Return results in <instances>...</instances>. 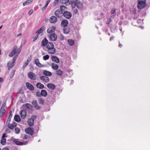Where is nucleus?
Here are the masks:
<instances>
[{"instance_id":"nucleus-1","label":"nucleus","mask_w":150,"mask_h":150,"mask_svg":"<svg viewBox=\"0 0 150 150\" xmlns=\"http://www.w3.org/2000/svg\"><path fill=\"white\" fill-rule=\"evenodd\" d=\"M21 52V50L19 49H18V48L16 45L13 48V50L10 53L9 56L10 57H12L14 54H16V55L14 56L13 58V62L16 60L17 57L19 53Z\"/></svg>"},{"instance_id":"nucleus-2","label":"nucleus","mask_w":150,"mask_h":150,"mask_svg":"<svg viewBox=\"0 0 150 150\" xmlns=\"http://www.w3.org/2000/svg\"><path fill=\"white\" fill-rule=\"evenodd\" d=\"M46 51L50 54H54L56 52V50L54 47L53 44L51 42H49L46 46Z\"/></svg>"},{"instance_id":"nucleus-3","label":"nucleus","mask_w":150,"mask_h":150,"mask_svg":"<svg viewBox=\"0 0 150 150\" xmlns=\"http://www.w3.org/2000/svg\"><path fill=\"white\" fill-rule=\"evenodd\" d=\"M137 7L139 9L144 8L146 6V0H138Z\"/></svg>"},{"instance_id":"nucleus-4","label":"nucleus","mask_w":150,"mask_h":150,"mask_svg":"<svg viewBox=\"0 0 150 150\" xmlns=\"http://www.w3.org/2000/svg\"><path fill=\"white\" fill-rule=\"evenodd\" d=\"M74 4L75 6L79 9H81L83 7L82 2L80 0H76L74 2Z\"/></svg>"},{"instance_id":"nucleus-5","label":"nucleus","mask_w":150,"mask_h":150,"mask_svg":"<svg viewBox=\"0 0 150 150\" xmlns=\"http://www.w3.org/2000/svg\"><path fill=\"white\" fill-rule=\"evenodd\" d=\"M50 40L52 41H55L57 39V35L55 33L50 34L49 37Z\"/></svg>"},{"instance_id":"nucleus-6","label":"nucleus","mask_w":150,"mask_h":150,"mask_svg":"<svg viewBox=\"0 0 150 150\" xmlns=\"http://www.w3.org/2000/svg\"><path fill=\"white\" fill-rule=\"evenodd\" d=\"M63 13L59 9H58L56 11L54 12V14L56 16L59 18H61L63 16Z\"/></svg>"},{"instance_id":"nucleus-7","label":"nucleus","mask_w":150,"mask_h":150,"mask_svg":"<svg viewBox=\"0 0 150 150\" xmlns=\"http://www.w3.org/2000/svg\"><path fill=\"white\" fill-rule=\"evenodd\" d=\"M28 77L31 80H35L36 79L35 74L33 72H29L28 74Z\"/></svg>"},{"instance_id":"nucleus-8","label":"nucleus","mask_w":150,"mask_h":150,"mask_svg":"<svg viewBox=\"0 0 150 150\" xmlns=\"http://www.w3.org/2000/svg\"><path fill=\"white\" fill-rule=\"evenodd\" d=\"M63 16L67 19L70 18L72 16V14L70 12L65 11L63 13Z\"/></svg>"},{"instance_id":"nucleus-9","label":"nucleus","mask_w":150,"mask_h":150,"mask_svg":"<svg viewBox=\"0 0 150 150\" xmlns=\"http://www.w3.org/2000/svg\"><path fill=\"white\" fill-rule=\"evenodd\" d=\"M13 142L16 145H23L26 144L27 143V142H25V143H23L22 142H20L18 141V139H14L13 140Z\"/></svg>"},{"instance_id":"nucleus-10","label":"nucleus","mask_w":150,"mask_h":150,"mask_svg":"<svg viewBox=\"0 0 150 150\" xmlns=\"http://www.w3.org/2000/svg\"><path fill=\"white\" fill-rule=\"evenodd\" d=\"M25 132L30 135H32L33 134V129L30 128H26L25 129Z\"/></svg>"},{"instance_id":"nucleus-11","label":"nucleus","mask_w":150,"mask_h":150,"mask_svg":"<svg viewBox=\"0 0 150 150\" xmlns=\"http://www.w3.org/2000/svg\"><path fill=\"white\" fill-rule=\"evenodd\" d=\"M40 79L44 83H47L49 82L50 81L49 78L45 76H41L40 77Z\"/></svg>"},{"instance_id":"nucleus-12","label":"nucleus","mask_w":150,"mask_h":150,"mask_svg":"<svg viewBox=\"0 0 150 150\" xmlns=\"http://www.w3.org/2000/svg\"><path fill=\"white\" fill-rule=\"evenodd\" d=\"M34 120V119L33 117L28 119L27 123L29 126L32 127L33 126Z\"/></svg>"},{"instance_id":"nucleus-13","label":"nucleus","mask_w":150,"mask_h":150,"mask_svg":"<svg viewBox=\"0 0 150 150\" xmlns=\"http://www.w3.org/2000/svg\"><path fill=\"white\" fill-rule=\"evenodd\" d=\"M34 62L36 65L38 67H42L44 66L42 65L40 62L39 60L37 58L35 59Z\"/></svg>"},{"instance_id":"nucleus-14","label":"nucleus","mask_w":150,"mask_h":150,"mask_svg":"<svg viewBox=\"0 0 150 150\" xmlns=\"http://www.w3.org/2000/svg\"><path fill=\"white\" fill-rule=\"evenodd\" d=\"M27 88L31 91H33L34 90L33 86L29 82H27L25 84Z\"/></svg>"},{"instance_id":"nucleus-15","label":"nucleus","mask_w":150,"mask_h":150,"mask_svg":"<svg viewBox=\"0 0 150 150\" xmlns=\"http://www.w3.org/2000/svg\"><path fill=\"white\" fill-rule=\"evenodd\" d=\"M17 125V124L15 122H13L12 124H10L9 122L7 125L8 127L11 129H13L14 127H16Z\"/></svg>"},{"instance_id":"nucleus-16","label":"nucleus","mask_w":150,"mask_h":150,"mask_svg":"<svg viewBox=\"0 0 150 150\" xmlns=\"http://www.w3.org/2000/svg\"><path fill=\"white\" fill-rule=\"evenodd\" d=\"M20 116L22 119H24L26 116V112L25 110H23L21 111Z\"/></svg>"},{"instance_id":"nucleus-17","label":"nucleus","mask_w":150,"mask_h":150,"mask_svg":"<svg viewBox=\"0 0 150 150\" xmlns=\"http://www.w3.org/2000/svg\"><path fill=\"white\" fill-rule=\"evenodd\" d=\"M49 21L51 23H54L57 21V19L56 16H53L50 18Z\"/></svg>"},{"instance_id":"nucleus-18","label":"nucleus","mask_w":150,"mask_h":150,"mask_svg":"<svg viewBox=\"0 0 150 150\" xmlns=\"http://www.w3.org/2000/svg\"><path fill=\"white\" fill-rule=\"evenodd\" d=\"M56 27L54 26H52L49 28L47 30L48 33H51L54 32L55 30Z\"/></svg>"},{"instance_id":"nucleus-19","label":"nucleus","mask_w":150,"mask_h":150,"mask_svg":"<svg viewBox=\"0 0 150 150\" xmlns=\"http://www.w3.org/2000/svg\"><path fill=\"white\" fill-rule=\"evenodd\" d=\"M14 65V62H8L7 64V66L8 67V70H10L13 67Z\"/></svg>"},{"instance_id":"nucleus-20","label":"nucleus","mask_w":150,"mask_h":150,"mask_svg":"<svg viewBox=\"0 0 150 150\" xmlns=\"http://www.w3.org/2000/svg\"><path fill=\"white\" fill-rule=\"evenodd\" d=\"M51 60L56 63H58L59 62V58L56 56H53L51 57Z\"/></svg>"},{"instance_id":"nucleus-21","label":"nucleus","mask_w":150,"mask_h":150,"mask_svg":"<svg viewBox=\"0 0 150 150\" xmlns=\"http://www.w3.org/2000/svg\"><path fill=\"white\" fill-rule=\"evenodd\" d=\"M68 24V21L67 20L64 19L62 21L61 23V25L64 27H66Z\"/></svg>"},{"instance_id":"nucleus-22","label":"nucleus","mask_w":150,"mask_h":150,"mask_svg":"<svg viewBox=\"0 0 150 150\" xmlns=\"http://www.w3.org/2000/svg\"><path fill=\"white\" fill-rule=\"evenodd\" d=\"M49 42L46 38H45L41 42V45L42 46L47 45Z\"/></svg>"},{"instance_id":"nucleus-23","label":"nucleus","mask_w":150,"mask_h":150,"mask_svg":"<svg viewBox=\"0 0 150 150\" xmlns=\"http://www.w3.org/2000/svg\"><path fill=\"white\" fill-rule=\"evenodd\" d=\"M47 86L49 88L52 90H54L55 88V85L52 83L47 84Z\"/></svg>"},{"instance_id":"nucleus-24","label":"nucleus","mask_w":150,"mask_h":150,"mask_svg":"<svg viewBox=\"0 0 150 150\" xmlns=\"http://www.w3.org/2000/svg\"><path fill=\"white\" fill-rule=\"evenodd\" d=\"M45 29V26H42L36 32V33L37 34V35H39L40 33H42L44 31Z\"/></svg>"},{"instance_id":"nucleus-25","label":"nucleus","mask_w":150,"mask_h":150,"mask_svg":"<svg viewBox=\"0 0 150 150\" xmlns=\"http://www.w3.org/2000/svg\"><path fill=\"white\" fill-rule=\"evenodd\" d=\"M43 74L46 76H51L52 75V73L51 72L47 70L44 71L43 72Z\"/></svg>"},{"instance_id":"nucleus-26","label":"nucleus","mask_w":150,"mask_h":150,"mask_svg":"<svg viewBox=\"0 0 150 150\" xmlns=\"http://www.w3.org/2000/svg\"><path fill=\"white\" fill-rule=\"evenodd\" d=\"M63 31L64 33L66 34H68L70 32V28L68 27H64Z\"/></svg>"},{"instance_id":"nucleus-27","label":"nucleus","mask_w":150,"mask_h":150,"mask_svg":"<svg viewBox=\"0 0 150 150\" xmlns=\"http://www.w3.org/2000/svg\"><path fill=\"white\" fill-rule=\"evenodd\" d=\"M51 66L52 68L54 70H57L58 68V65L54 63H52Z\"/></svg>"},{"instance_id":"nucleus-28","label":"nucleus","mask_w":150,"mask_h":150,"mask_svg":"<svg viewBox=\"0 0 150 150\" xmlns=\"http://www.w3.org/2000/svg\"><path fill=\"white\" fill-rule=\"evenodd\" d=\"M41 96L43 97H46L47 94V92L45 90H41Z\"/></svg>"},{"instance_id":"nucleus-29","label":"nucleus","mask_w":150,"mask_h":150,"mask_svg":"<svg viewBox=\"0 0 150 150\" xmlns=\"http://www.w3.org/2000/svg\"><path fill=\"white\" fill-rule=\"evenodd\" d=\"M56 74L59 76H61L63 74V71L60 69L57 70L56 71Z\"/></svg>"},{"instance_id":"nucleus-30","label":"nucleus","mask_w":150,"mask_h":150,"mask_svg":"<svg viewBox=\"0 0 150 150\" xmlns=\"http://www.w3.org/2000/svg\"><path fill=\"white\" fill-rule=\"evenodd\" d=\"M36 86L37 88L40 89H42L44 87V85L40 82H38Z\"/></svg>"},{"instance_id":"nucleus-31","label":"nucleus","mask_w":150,"mask_h":150,"mask_svg":"<svg viewBox=\"0 0 150 150\" xmlns=\"http://www.w3.org/2000/svg\"><path fill=\"white\" fill-rule=\"evenodd\" d=\"M32 1L33 0H27L23 3V6H25V5H28L30 4Z\"/></svg>"},{"instance_id":"nucleus-32","label":"nucleus","mask_w":150,"mask_h":150,"mask_svg":"<svg viewBox=\"0 0 150 150\" xmlns=\"http://www.w3.org/2000/svg\"><path fill=\"white\" fill-rule=\"evenodd\" d=\"M14 120L15 121L19 122L20 121L21 119L19 116L18 115H15L14 117Z\"/></svg>"},{"instance_id":"nucleus-33","label":"nucleus","mask_w":150,"mask_h":150,"mask_svg":"<svg viewBox=\"0 0 150 150\" xmlns=\"http://www.w3.org/2000/svg\"><path fill=\"white\" fill-rule=\"evenodd\" d=\"M68 44L70 46H72L74 44V41L71 39H68L67 40Z\"/></svg>"},{"instance_id":"nucleus-34","label":"nucleus","mask_w":150,"mask_h":150,"mask_svg":"<svg viewBox=\"0 0 150 150\" xmlns=\"http://www.w3.org/2000/svg\"><path fill=\"white\" fill-rule=\"evenodd\" d=\"M60 10L62 12L65 11H66L67 9V8L66 6L62 5L60 6Z\"/></svg>"},{"instance_id":"nucleus-35","label":"nucleus","mask_w":150,"mask_h":150,"mask_svg":"<svg viewBox=\"0 0 150 150\" xmlns=\"http://www.w3.org/2000/svg\"><path fill=\"white\" fill-rule=\"evenodd\" d=\"M6 112L5 110H3L0 109V117H2L4 115Z\"/></svg>"},{"instance_id":"nucleus-36","label":"nucleus","mask_w":150,"mask_h":150,"mask_svg":"<svg viewBox=\"0 0 150 150\" xmlns=\"http://www.w3.org/2000/svg\"><path fill=\"white\" fill-rule=\"evenodd\" d=\"M25 107L29 109H30L32 108V105L28 103L25 104Z\"/></svg>"},{"instance_id":"nucleus-37","label":"nucleus","mask_w":150,"mask_h":150,"mask_svg":"<svg viewBox=\"0 0 150 150\" xmlns=\"http://www.w3.org/2000/svg\"><path fill=\"white\" fill-rule=\"evenodd\" d=\"M9 115L8 117V120L7 121V122H9L11 120V118L12 117V112L11 111H10L9 112Z\"/></svg>"},{"instance_id":"nucleus-38","label":"nucleus","mask_w":150,"mask_h":150,"mask_svg":"<svg viewBox=\"0 0 150 150\" xmlns=\"http://www.w3.org/2000/svg\"><path fill=\"white\" fill-rule=\"evenodd\" d=\"M6 139L4 138H2L1 139V144L3 145H4L6 144Z\"/></svg>"},{"instance_id":"nucleus-39","label":"nucleus","mask_w":150,"mask_h":150,"mask_svg":"<svg viewBox=\"0 0 150 150\" xmlns=\"http://www.w3.org/2000/svg\"><path fill=\"white\" fill-rule=\"evenodd\" d=\"M15 72H16V70H15V69L13 70L11 72V74L10 75V78L11 79L13 77Z\"/></svg>"},{"instance_id":"nucleus-40","label":"nucleus","mask_w":150,"mask_h":150,"mask_svg":"<svg viewBox=\"0 0 150 150\" xmlns=\"http://www.w3.org/2000/svg\"><path fill=\"white\" fill-rule=\"evenodd\" d=\"M69 0H59L60 2L62 4H66L69 2Z\"/></svg>"},{"instance_id":"nucleus-41","label":"nucleus","mask_w":150,"mask_h":150,"mask_svg":"<svg viewBox=\"0 0 150 150\" xmlns=\"http://www.w3.org/2000/svg\"><path fill=\"white\" fill-rule=\"evenodd\" d=\"M39 103L40 104L43 105L44 103V101L42 98H40L38 100Z\"/></svg>"},{"instance_id":"nucleus-42","label":"nucleus","mask_w":150,"mask_h":150,"mask_svg":"<svg viewBox=\"0 0 150 150\" xmlns=\"http://www.w3.org/2000/svg\"><path fill=\"white\" fill-rule=\"evenodd\" d=\"M29 60L28 59L27 60L26 62H25V64L23 65V69L25 68L26 67L28 64Z\"/></svg>"},{"instance_id":"nucleus-43","label":"nucleus","mask_w":150,"mask_h":150,"mask_svg":"<svg viewBox=\"0 0 150 150\" xmlns=\"http://www.w3.org/2000/svg\"><path fill=\"white\" fill-rule=\"evenodd\" d=\"M59 40L62 41L64 39V38L63 35L61 34H60V35L59 36Z\"/></svg>"},{"instance_id":"nucleus-44","label":"nucleus","mask_w":150,"mask_h":150,"mask_svg":"<svg viewBox=\"0 0 150 150\" xmlns=\"http://www.w3.org/2000/svg\"><path fill=\"white\" fill-rule=\"evenodd\" d=\"M6 109V104L5 103L3 104L2 105L1 108L0 109L3 110H5Z\"/></svg>"},{"instance_id":"nucleus-45","label":"nucleus","mask_w":150,"mask_h":150,"mask_svg":"<svg viewBox=\"0 0 150 150\" xmlns=\"http://www.w3.org/2000/svg\"><path fill=\"white\" fill-rule=\"evenodd\" d=\"M49 58V56L48 55H46L44 56L43 58L44 60H46L48 59Z\"/></svg>"},{"instance_id":"nucleus-46","label":"nucleus","mask_w":150,"mask_h":150,"mask_svg":"<svg viewBox=\"0 0 150 150\" xmlns=\"http://www.w3.org/2000/svg\"><path fill=\"white\" fill-rule=\"evenodd\" d=\"M20 129L19 128L16 127L15 128V132L16 134L19 133L20 132Z\"/></svg>"},{"instance_id":"nucleus-47","label":"nucleus","mask_w":150,"mask_h":150,"mask_svg":"<svg viewBox=\"0 0 150 150\" xmlns=\"http://www.w3.org/2000/svg\"><path fill=\"white\" fill-rule=\"evenodd\" d=\"M32 103L33 104V105L34 106L35 105H36L38 104V103L36 100H33Z\"/></svg>"},{"instance_id":"nucleus-48","label":"nucleus","mask_w":150,"mask_h":150,"mask_svg":"<svg viewBox=\"0 0 150 150\" xmlns=\"http://www.w3.org/2000/svg\"><path fill=\"white\" fill-rule=\"evenodd\" d=\"M36 94L37 96L39 97H40L41 96V92H40V91H37L36 93Z\"/></svg>"},{"instance_id":"nucleus-49","label":"nucleus","mask_w":150,"mask_h":150,"mask_svg":"<svg viewBox=\"0 0 150 150\" xmlns=\"http://www.w3.org/2000/svg\"><path fill=\"white\" fill-rule=\"evenodd\" d=\"M59 0H55L54 1L53 4V6H55L58 3Z\"/></svg>"},{"instance_id":"nucleus-50","label":"nucleus","mask_w":150,"mask_h":150,"mask_svg":"<svg viewBox=\"0 0 150 150\" xmlns=\"http://www.w3.org/2000/svg\"><path fill=\"white\" fill-rule=\"evenodd\" d=\"M38 35H37V34L35 36L33 37V41H35V40L38 38Z\"/></svg>"},{"instance_id":"nucleus-51","label":"nucleus","mask_w":150,"mask_h":150,"mask_svg":"<svg viewBox=\"0 0 150 150\" xmlns=\"http://www.w3.org/2000/svg\"><path fill=\"white\" fill-rule=\"evenodd\" d=\"M34 107L35 108V109L36 110L39 109L40 108V107L38 105V104H37L36 105H35Z\"/></svg>"},{"instance_id":"nucleus-52","label":"nucleus","mask_w":150,"mask_h":150,"mask_svg":"<svg viewBox=\"0 0 150 150\" xmlns=\"http://www.w3.org/2000/svg\"><path fill=\"white\" fill-rule=\"evenodd\" d=\"M30 137V136L27 134H25L23 137V139H27Z\"/></svg>"},{"instance_id":"nucleus-53","label":"nucleus","mask_w":150,"mask_h":150,"mask_svg":"<svg viewBox=\"0 0 150 150\" xmlns=\"http://www.w3.org/2000/svg\"><path fill=\"white\" fill-rule=\"evenodd\" d=\"M47 6L48 5H47L46 4H45V6L43 7H42V11H44L46 8H47Z\"/></svg>"},{"instance_id":"nucleus-54","label":"nucleus","mask_w":150,"mask_h":150,"mask_svg":"<svg viewBox=\"0 0 150 150\" xmlns=\"http://www.w3.org/2000/svg\"><path fill=\"white\" fill-rule=\"evenodd\" d=\"M115 8L112 9L111 11V13L112 14H113L115 11Z\"/></svg>"},{"instance_id":"nucleus-55","label":"nucleus","mask_w":150,"mask_h":150,"mask_svg":"<svg viewBox=\"0 0 150 150\" xmlns=\"http://www.w3.org/2000/svg\"><path fill=\"white\" fill-rule=\"evenodd\" d=\"M7 137L6 134V133H4L3 134L2 137V138H4L5 137Z\"/></svg>"},{"instance_id":"nucleus-56","label":"nucleus","mask_w":150,"mask_h":150,"mask_svg":"<svg viewBox=\"0 0 150 150\" xmlns=\"http://www.w3.org/2000/svg\"><path fill=\"white\" fill-rule=\"evenodd\" d=\"M78 10L77 9H75L74 10V13H75V14L78 13Z\"/></svg>"},{"instance_id":"nucleus-57","label":"nucleus","mask_w":150,"mask_h":150,"mask_svg":"<svg viewBox=\"0 0 150 150\" xmlns=\"http://www.w3.org/2000/svg\"><path fill=\"white\" fill-rule=\"evenodd\" d=\"M51 0H47L46 2V4L47 5H48L49 4V3L50 2V1H51Z\"/></svg>"},{"instance_id":"nucleus-58","label":"nucleus","mask_w":150,"mask_h":150,"mask_svg":"<svg viewBox=\"0 0 150 150\" xmlns=\"http://www.w3.org/2000/svg\"><path fill=\"white\" fill-rule=\"evenodd\" d=\"M33 12V10L32 9L29 12V14L30 15Z\"/></svg>"},{"instance_id":"nucleus-59","label":"nucleus","mask_w":150,"mask_h":150,"mask_svg":"<svg viewBox=\"0 0 150 150\" xmlns=\"http://www.w3.org/2000/svg\"><path fill=\"white\" fill-rule=\"evenodd\" d=\"M118 46L119 47L121 48L123 46V45L122 44L119 43Z\"/></svg>"},{"instance_id":"nucleus-60","label":"nucleus","mask_w":150,"mask_h":150,"mask_svg":"<svg viewBox=\"0 0 150 150\" xmlns=\"http://www.w3.org/2000/svg\"><path fill=\"white\" fill-rule=\"evenodd\" d=\"M108 20H109V21H109V22H108V23H107V24H109V23H110V22H111V21H112V20H111V19L110 18H109L108 19Z\"/></svg>"},{"instance_id":"nucleus-61","label":"nucleus","mask_w":150,"mask_h":150,"mask_svg":"<svg viewBox=\"0 0 150 150\" xmlns=\"http://www.w3.org/2000/svg\"><path fill=\"white\" fill-rule=\"evenodd\" d=\"M114 38V36H112L110 38V41L112 40L113 38Z\"/></svg>"},{"instance_id":"nucleus-62","label":"nucleus","mask_w":150,"mask_h":150,"mask_svg":"<svg viewBox=\"0 0 150 150\" xmlns=\"http://www.w3.org/2000/svg\"><path fill=\"white\" fill-rule=\"evenodd\" d=\"M2 150H9L8 149L7 147H5L3 148Z\"/></svg>"},{"instance_id":"nucleus-63","label":"nucleus","mask_w":150,"mask_h":150,"mask_svg":"<svg viewBox=\"0 0 150 150\" xmlns=\"http://www.w3.org/2000/svg\"><path fill=\"white\" fill-rule=\"evenodd\" d=\"M3 81V79L2 78L0 77V82H2Z\"/></svg>"},{"instance_id":"nucleus-64","label":"nucleus","mask_w":150,"mask_h":150,"mask_svg":"<svg viewBox=\"0 0 150 150\" xmlns=\"http://www.w3.org/2000/svg\"><path fill=\"white\" fill-rule=\"evenodd\" d=\"M21 35V33H19V34H18V36H20V35Z\"/></svg>"}]
</instances>
